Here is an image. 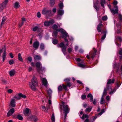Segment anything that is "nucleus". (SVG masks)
I'll return each instance as SVG.
<instances>
[{"instance_id": "f257e3e1", "label": "nucleus", "mask_w": 122, "mask_h": 122, "mask_svg": "<svg viewBox=\"0 0 122 122\" xmlns=\"http://www.w3.org/2000/svg\"><path fill=\"white\" fill-rule=\"evenodd\" d=\"M31 82H29V85L31 89L33 91L36 90V87L38 86V82L37 78L34 76H33L31 80Z\"/></svg>"}, {"instance_id": "f03ea898", "label": "nucleus", "mask_w": 122, "mask_h": 122, "mask_svg": "<svg viewBox=\"0 0 122 122\" xmlns=\"http://www.w3.org/2000/svg\"><path fill=\"white\" fill-rule=\"evenodd\" d=\"M58 26L56 24H54L52 26V28L56 31L60 32L64 36L66 37L68 35V34L66 31L65 30H63L62 28L58 29Z\"/></svg>"}, {"instance_id": "7ed1b4c3", "label": "nucleus", "mask_w": 122, "mask_h": 122, "mask_svg": "<svg viewBox=\"0 0 122 122\" xmlns=\"http://www.w3.org/2000/svg\"><path fill=\"white\" fill-rule=\"evenodd\" d=\"M36 66L37 67V71L39 74H42L44 71H45V69L41 66V64L39 62H37L36 64Z\"/></svg>"}, {"instance_id": "20e7f679", "label": "nucleus", "mask_w": 122, "mask_h": 122, "mask_svg": "<svg viewBox=\"0 0 122 122\" xmlns=\"http://www.w3.org/2000/svg\"><path fill=\"white\" fill-rule=\"evenodd\" d=\"M26 97L25 95L20 93L15 95L14 96V98L16 100H18L20 99V97L25 98H26Z\"/></svg>"}, {"instance_id": "39448f33", "label": "nucleus", "mask_w": 122, "mask_h": 122, "mask_svg": "<svg viewBox=\"0 0 122 122\" xmlns=\"http://www.w3.org/2000/svg\"><path fill=\"white\" fill-rule=\"evenodd\" d=\"M111 11L114 15L118 13V7L116 5H114L113 8L111 9Z\"/></svg>"}, {"instance_id": "423d86ee", "label": "nucleus", "mask_w": 122, "mask_h": 122, "mask_svg": "<svg viewBox=\"0 0 122 122\" xmlns=\"http://www.w3.org/2000/svg\"><path fill=\"white\" fill-rule=\"evenodd\" d=\"M42 13L46 16L51 15V10L44 9L42 10Z\"/></svg>"}, {"instance_id": "0eeeda50", "label": "nucleus", "mask_w": 122, "mask_h": 122, "mask_svg": "<svg viewBox=\"0 0 122 122\" xmlns=\"http://www.w3.org/2000/svg\"><path fill=\"white\" fill-rule=\"evenodd\" d=\"M41 79L43 84L45 86L47 87L48 85V83L46 79L45 78H42L41 74H40Z\"/></svg>"}, {"instance_id": "6e6552de", "label": "nucleus", "mask_w": 122, "mask_h": 122, "mask_svg": "<svg viewBox=\"0 0 122 122\" xmlns=\"http://www.w3.org/2000/svg\"><path fill=\"white\" fill-rule=\"evenodd\" d=\"M54 22V20H53L49 21H45L44 22V25L45 26H48L53 24Z\"/></svg>"}, {"instance_id": "1a4fd4ad", "label": "nucleus", "mask_w": 122, "mask_h": 122, "mask_svg": "<svg viewBox=\"0 0 122 122\" xmlns=\"http://www.w3.org/2000/svg\"><path fill=\"white\" fill-rule=\"evenodd\" d=\"M8 1L5 0L1 4V6L0 7V10H2L6 7V5Z\"/></svg>"}, {"instance_id": "9d476101", "label": "nucleus", "mask_w": 122, "mask_h": 122, "mask_svg": "<svg viewBox=\"0 0 122 122\" xmlns=\"http://www.w3.org/2000/svg\"><path fill=\"white\" fill-rule=\"evenodd\" d=\"M63 107L64 108L63 111L64 113H68L69 111V109L67 105H65L64 104L63 105Z\"/></svg>"}, {"instance_id": "9b49d317", "label": "nucleus", "mask_w": 122, "mask_h": 122, "mask_svg": "<svg viewBox=\"0 0 122 122\" xmlns=\"http://www.w3.org/2000/svg\"><path fill=\"white\" fill-rule=\"evenodd\" d=\"M121 66V71H122V65H121V64L120 63L117 64L115 63V64L113 65V67L114 68L117 69V72H118V71L119 66Z\"/></svg>"}, {"instance_id": "f8f14e48", "label": "nucleus", "mask_w": 122, "mask_h": 122, "mask_svg": "<svg viewBox=\"0 0 122 122\" xmlns=\"http://www.w3.org/2000/svg\"><path fill=\"white\" fill-rule=\"evenodd\" d=\"M15 112L14 109L12 108L10 109L9 111L8 112L7 114V116L8 117L12 115Z\"/></svg>"}, {"instance_id": "ddd939ff", "label": "nucleus", "mask_w": 122, "mask_h": 122, "mask_svg": "<svg viewBox=\"0 0 122 122\" xmlns=\"http://www.w3.org/2000/svg\"><path fill=\"white\" fill-rule=\"evenodd\" d=\"M30 117L31 119V121L34 122L37 121L38 120L37 117L35 116H31Z\"/></svg>"}, {"instance_id": "4468645a", "label": "nucleus", "mask_w": 122, "mask_h": 122, "mask_svg": "<svg viewBox=\"0 0 122 122\" xmlns=\"http://www.w3.org/2000/svg\"><path fill=\"white\" fill-rule=\"evenodd\" d=\"M39 45V42L38 41H36L34 42L33 44V46L34 48L36 49H37L38 48Z\"/></svg>"}, {"instance_id": "2eb2a0df", "label": "nucleus", "mask_w": 122, "mask_h": 122, "mask_svg": "<svg viewBox=\"0 0 122 122\" xmlns=\"http://www.w3.org/2000/svg\"><path fill=\"white\" fill-rule=\"evenodd\" d=\"M116 26L117 27V34H119L121 33V24H116Z\"/></svg>"}, {"instance_id": "dca6fc26", "label": "nucleus", "mask_w": 122, "mask_h": 122, "mask_svg": "<svg viewBox=\"0 0 122 122\" xmlns=\"http://www.w3.org/2000/svg\"><path fill=\"white\" fill-rule=\"evenodd\" d=\"M93 49L94 51V53H93L90 54H89L90 56L92 58H93L95 57V56L96 55V53L97 52V50L95 49L94 48H93Z\"/></svg>"}, {"instance_id": "f3484780", "label": "nucleus", "mask_w": 122, "mask_h": 122, "mask_svg": "<svg viewBox=\"0 0 122 122\" xmlns=\"http://www.w3.org/2000/svg\"><path fill=\"white\" fill-rule=\"evenodd\" d=\"M57 12L58 14V15L57 18L58 19V15H62L64 13V12L63 10L61 9H59L58 10Z\"/></svg>"}, {"instance_id": "a211bd4d", "label": "nucleus", "mask_w": 122, "mask_h": 122, "mask_svg": "<svg viewBox=\"0 0 122 122\" xmlns=\"http://www.w3.org/2000/svg\"><path fill=\"white\" fill-rule=\"evenodd\" d=\"M10 105L12 107H15V102L14 99H11L10 102Z\"/></svg>"}, {"instance_id": "6ab92c4d", "label": "nucleus", "mask_w": 122, "mask_h": 122, "mask_svg": "<svg viewBox=\"0 0 122 122\" xmlns=\"http://www.w3.org/2000/svg\"><path fill=\"white\" fill-rule=\"evenodd\" d=\"M29 109L26 108L25 110H23V113L25 116H28L29 112Z\"/></svg>"}, {"instance_id": "aec40b11", "label": "nucleus", "mask_w": 122, "mask_h": 122, "mask_svg": "<svg viewBox=\"0 0 122 122\" xmlns=\"http://www.w3.org/2000/svg\"><path fill=\"white\" fill-rule=\"evenodd\" d=\"M103 26V25L100 23H99L97 26V30L98 32H100L101 31V27Z\"/></svg>"}, {"instance_id": "412c9836", "label": "nucleus", "mask_w": 122, "mask_h": 122, "mask_svg": "<svg viewBox=\"0 0 122 122\" xmlns=\"http://www.w3.org/2000/svg\"><path fill=\"white\" fill-rule=\"evenodd\" d=\"M16 73V71L14 70H12L9 71V73L11 76H12L14 75Z\"/></svg>"}, {"instance_id": "4be33fe9", "label": "nucleus", "mask_w": 122, "mask_h": 122, "mask_svg": "<svg viewBox=\"0 0 122 122\" xmlns=\"http://www.w3.org/2000/svg\"><path fill=\"white\" fill-rule=\"evenodd\" d=\"M88 98H90V102L92 101L93 100V98L92 95L90 93H89L87 96Z\"/></svg>"}, {"instance_id": "5701e85b", "label": "nucleus", "mask_w": 122, "mask_h": 122, "mask_svg": "<svg viewBox=\"0 0 122 122\" xmlns=\"http://www.w3.org/2000/svg\"><path fill=\"white\" fill-rule=\"evenodd\" d=\"M114 81L115 79H112V81H111V79H109L108 80L107 82V84H113L114 83Z\"/></svg>"}, {"instance_id": "b1692460", "label": "nucleus", "mask_w": 122, "mask_h": 122, "mask_svg": "<svg viewBox=\"0 0 122 122\" xmlns=\"http://www.w3.org/2000/svg\"><path fill=\"white\" fill-rule=\"evenodd\" d=\"M77 65L78 66L82 68L86 66V65L85 63H78Z\"/></svg>"}, {"instance_id": "393cba45", "label": "nucleus", "mask_w": 122, "mask_h": 122, "mask_svg": "<svg viewBox=\"0 0 122 122\" xmlns=\"http://www.w3.org/2000/svg\"><path fill=\"white\" fill-rule=\"evenodd\" d=\"M61 48L62 49V52H63L64 55H65L66 53V47L65 46H63V47H62Z\"/></svg>"}, {"instance_id": "a878e982", "label": "nucleus", "mask_w": 122, "mask_h": 122, "mask_svg": "<svg viewBox=\"0 0 122 122\" xmlns=\"http://www.w3.org/2000/svg\"><path fill=\"white\" fill-rule=\"evenodd\" d=\"M34 58L35 60H41V57L38 55H36L34 57Z\"/></svg>"}, {"instance_id": "bb28decb", "label": "nucleus", "mask_w": 122, "mask_h": 122, "mask_svg": "<svg viewBox=\"0 0 122 122\" xmlns=\"http://www.w3.org/2000/svg\"><path fill=\"white\" fill-rule=\"evenodd\" d=\"M105 102V100L104 98L102 96L101 99V100L100 102V103L101 104H103Z\"/></svg>"}, {"instance_id": "cd10ccee", "label": "nucleus", "mask_w": 122, "mask_h": 122, "mask_svg": "<svg viewBox=\"0 0 122 122\" xmlns=\"http://www.w3.org/2000/svg\"><path fill=\"white\" fill-rule=\"evenodd\" d=\"M89 116L88 115L83 114L81 118L82 119H84L85 118H87Z\"/></svg>"}, {"instance_id": "c85d7f7f", "label": "nucleus", "mask_w": 122, "mask_h": 122, "mask_svg": "<svg viewBox=\"0 0 122 122\" xmlns=\"http://www.w3.org/2000/svg\"><path fill=\"white\" fill-rule=\"evenodd\" d=\"M57 31H54L52 33V36L53 37H56L58 33Z\"/></svg>"}, {"instance_id": "c756f323", "label": "nucleus", "mask_w": 122, "mask_h": 122, "mask_svg": "<svg viewBox=\"0 0 122 122\" xmlns=\"http://www.w3.org/2000/svg\"><path fill=\"white\" fill-rule=\"evenodd\" d=\"M103 33L104 34V35L102 36V40H103L106 38V31H103Z\"/></svg>"}, {"instance_id": "7c9ffc66", "label": "nucleus", "mask_w": 122, "mask_h": 122, "mask_svg": "<svg viewBox=\"0 0 122 122\" xmlns=\"http://www.w3.org/2000/svg\"><path fill=\"white\" fill-rule=\"evenodd\" d=\"M55 0H50V4L51 6H53L55 4Z\"/></svg>"}, {"instance_id": "2f4dec72", "label": "nucleus", "mask_w": 122, "mask_h": 122, "mask_svg": "<svg viewBox=\"0 0 122 122\" xmlns=\"http://www.w3.org/2000/svg\"><path fill=\"white\" fill-rule=\"evenodd\" d=\"M6 54L5 51V50L4 52V53L3 54L2 57H3V61H4L5 60L6 57Z\"/></svg>"}, {"instance_id": "473e14b6", "label": "nucleus", "mask_w": 122, "mask_h": 122, "mask_svg": "<svg viewBox=\"0 0 122 122\" xmlns=\"http://www.w3.org/2000/svg\"><path fill=\"white\" fill-rule=\"evenodd\" d=\"M52 42L53 44H54L55 45L57 44L58 42V41L56 39H52Z\"/></svg>"}, {"instance_id": "72a5a7b5", "label": "nucleus", "mask_w": 122, "mask_h": 122, "mask_svg": "<svg viewBox=\"0 0 122 122\" xmlns=\"http://www.w3.org/2000/svg\"><path fill=\"white\" fill-rule=\"evenodd\" d=\"M106 3L105 0H101V6L103 7H104V4Z\"/></svg>"}, {"instance_id": "f704fd0d", "label": "nucleus", "mask_w": 122, "mask_h": 122, "mask_svg": "<svg viewBox=\"0 0 122 122\" xmlns=\"http://www.w3.org/2000/svg\"><path fill=\"white\" fill-rule=\"evenodd\" d=\"M20 6V5L18 2H15L14 5V7L16 9L18 8Z\"/></svg>"}, {"instance_id": "c9c22d12", "label": "nucleus", "mask_w": 122, "mask_h": 122, "mask_svg": "<svg viewBox=\"0 0 122 122\" xmlns=\"http://www.w3.org/2000/svg\"><path fill=\"white\" fill-rule=\"evenodd\" d=\"M18 58L19 60L20 61H23L22 58L21 56V54L20 53H19L18 55Z\"/></svg>"}, {"instance_id": "e433bc0d", "label": "nucleus", "mask_w": 122, "mask_h": 122, "mask_svg": "<svg viewBox=\"0 0 122 122\" xmlns=\"http://www.w3.org/2000/svg\"><path fill=\"white\" fill-rule=\"evenodd\" d=\"M51 120L52 122H55V117L54 113H53L52 114L51 117Z\"/></svg>"}, {"instance_id": "4c0bfd02", "label": "nucleus", "mask_w": 122, "mask_h": 122, "mask_svg": "<svg viewBox=\"0 0 122 122\" xmlns=\"http://www.w3.org/2000/svg\"><path fill=\"white\" fill-rule=\"evenodd\" d=\"M107 94V90L105 88L103 93V94L102 96L103 97L104 96H106Z\"/></svg>"}, {"instance_id": "58836bf2", "label": "nucleus", "mask_w": 122, "mask_h": 122, "mask_svg": "<svg viewBox=\"0 0 122 122\" xmlns=\"http://www.w3.org/2000/svg\"><path fill=\"white\" fill-rule=\"evenodd\" d=\"M118 18L119 20L121 21H122V15L120 14H118Z\"/></svg>"}, {"instance_id": "ea45409f", "label": "nucleus", "mask_w": 122, "mask_h": 122, "mask_svg": "<svg viewBox=\"0 0 122 122\" xmlns=\"http://www.w3.org/2000/svg\"><path fill=\"white\" fill-rule=\"evenodd\" d=\"M116 39L119 40V41L120 42H121L122 41V38L120 36H117L116 38Z\"/></svg>"}, {"instance_id": "a19ab883", "label": "nucleus", "mask_w": 122, "mask_h": 122, "mask_svg": "<svg viewBox=\"0 0 122 122\" xmlns=\"http://www.w3.org/2000/svg\"><path fill=\"white\" fill-rule=\"evenodd\" d=\"M116 88H114L113 90H112L109 92V94L110 95L112 94L114 92H115L116 91Z\"/></svg>"}, {"instance_id": "79ce46f5", "label": "nucleus", "mask_w": 122, "mask_h": 122, "mask_svg": "<svg viewBox=\"0 0 122 122\" xmlns=\"http://www.w3.org/2000/svg\"><path fill=\"white\" fill-rule=\"evenodd\" d=\"M92 108H90L89 107L88 108H86V109L85 110V112H90L91 111V110L92 109Z\"/></svg>"}, {"instance_id": "37998d69", "label": "nucleus", "mask_w": 122, "mask_h": 122, "mask_svg": "<svg viewBox=\"0 0 122 122\" xmlns=\"http://www.w3.org/2000/svg\"><path fill=\"white\" fill-rule=\"evenodd\" d=\"M107 16H105L102 17V20L103 21H105L107 19Z\"/></svg>"}, {"instance_id": "c03bdc74", "label": "nucleus", "mask_w": 122, "mask_h": 122, "mask_svg": "<svg viewBox=\"0 0 122 122\" xmlns=\"http://www.w3.org/2000/svg\"><path fill=\"white\" fill-rule=\"evenodd\" d=\"M39 30V28L38 26H36L34 27L33 29V30L34 31H36L37 30Z\"/></svg>"}, {"instance_id": "a18cd8bd", "label": "nucleus", "mask_w": 122, "mask_h": 122, "mask_svg": "<svg viewBox=\"0 0 122 122\" xmlns=\"http://www.w3.org/2000/svg\"><path fill=\"white\" fill-rule=\"evenodd\" d=\"M17 118L20 120H21L23 119L22 116L20 115H18L17 117Z\"/></svg>"}, {"instance_id": "49530a36", "label": "nucleus", "mask_w": 122, "mask_h": 122, "mask_svg": "<svg viewBox=\"0 0 122 122\" xmlns=\"http://www.w3.org/2000/svg\"><path fill=\"white\" fill-rule=\"evenodd\" d=\"M44 45L43 43H41L40 45V48L41 50H43L44 48Z\"/></svg>"}, {"instance_id": "de8ad7c7", "label": "nucleus", "mask_w": 122, "mask_h": 122, "mask_svg": "<svg viewBox=\"0 0 122 122\" xmlns=\"http://www.w3.org/2000/svg\"><path fill=\"white\" fill-rule=\"evenodd\" d=\"M58 91H61L62 90V88L61 86H59L58 87Z\"/></svg>"}, {"instance_id": "09e8293b", "label": "nucleus", "mask_w": 122, "mask_h": 122, "mask_svg": "<svg viewBox=\"0 0 122 122\" xmlns=\"http://www.w3.org/2000/svg\"><path fill=\"white\" fill-rule=\"evenodd\" d=\"M62 86H63V88L66 91H68V90L67 88V86H66V85H64L63 84H62Z\"/></svg>"}, {"instance_id": "8fccbe9b", "label": "nucleus", "mask_w": 122, "mask_h": 122, "mask_svg": "<svg viewBox=\"0 0 122 122\" xmlns=\"http://www.w3.org/2000/svg\"><path fill=\"white\" fill-rule=\"evenodd\" d=\"M52 92V90L50 89H48V94L49 95H51V94Z\"/></svg>"}, {"instance_id": "3c124183", "label": "nucleus", "mask_w": 122, "mask_h": 122, "mask_svg": "<svg viewBox=\"0 0 122 122\" xmlns=\"http://www.w3.org/2000/svg\"><path fill=\"white\" fill-rule=\"evenodd\" d=\"M59 7L60 9H62L63 8V4L62 3H60L59 5Z\"/></svg>"}, {"instance_id": "603ef678", "label": "nucleus", "mask_w": 122, "mask_h": 122, "mask_svg": "<svg viewBox=\"0 0 122 122\" xmlns=\"http://www.w3.org/2000/svg\"><path fill=\"white\" fill-rule=\"evenodd\" d=\"M120 50L119 51L118 54L120 55H122V49L121 48H119Z\"/></svg>"}, {"instance_id": "864d4df0", "label": "nucleus", "mask_w": 122, "mask_h": 122, "mask_svg": "<svg viewBox=\"0 0 122 122\" xmlns=\"http://www.w3.org/2000/svg\"><path fill=\"white\" fill-rule=\"evenodd\" d=\"M6 19V18L5 17H4L2 19V20L1 22V25L3 24L4 23V22L5 21Z\"/></svg>"}, {"instance_id": "5fc2aeb1", "label": "nucleus", "mask_w": 122, "mask_h": 122, "mask_svg": "<svg viewBox=\"0 0 122 122\" xmlns=\"http://www.w3.org/2000/svg\"><path fill=\"white\" fill-rule=\"evenodd\" d=\"M86 97V95H83L81 96V98L83 100H84L85 99Z\"/></svg>"}, {"instance_id": "6e6d98bb", "label": "nucleus", "mask_w": 122, "mask_h": 122, "mask_svg": "<svg viewBox=\"0 0 122 122\" xmlns=\"http://www.w3.org/2000/svg\"><path fill=\"white\" fill-rule=\"evenodd\" d=\"M72 84L70 82H68L67 83L66 85L67 86L70 87L71 86Z\"/></svg>"}, {"instance_id": "4d7b16f0", "label": "nucleus", "mask_w": 122, "mask_h": 122, "mask_svg": "<svg viewBox=\"0 0 122 122\" xmlns=\"http://www.w3.org/2000/svg\"><path fill=\"white\" fill-rule=\"evenodd\" d=\"M59 46L61 48L62 47H63V46H64V43L63 42H61V43Z\"/></svg>"}, {"instance_id": "13d9d810", "label": "nucleus", "mask_w": 122, "mask_h": 122, "mask_svg": "<svg viewBox=\"0 0 122 122\" xmlns=\"http://www.w3.org/2000/svg\"><path fill=\"white\" fill-rule=\"evenodd\" d=\"M63 35V37H64L65 38V39H64V40L67 43H68V40L67 39H66V38L68 36V35L66 37L64 36V35Z\"/></svg>"}, {"instance_id": "bf43d9fd", "label": "nucleus", "mask_w": 122, "mask_h": 122, "mask_svg": "<svg viewBox=\"0 0 122 122\" xmlns=\"http://www.w3.org/2000/svg\"><path fill=\"white\" fill-rule=\"evenodd\" d=\"M7 92L9 93H11L13 92V90L10 89L8 90L7 91Z\"/></svg>"}, {"instance_id": "052dcab7", "label": "nucleus", "mask_w": 122, "mask_h": 122, "mask_svg": "<svg viewBox=\"0 0 122 122\" xmlns=\"http://www.w3.org/2000/svg\"><path fill=\"white\" fill-rule=\"evenodd\" d=\"M115 43L116 45L118 47H120L121 46V43L119 44L118 43H117V42H115Z\"/></svg>"}, {"instance_id": "680f3d73", "label": "nucleus", "mask_w": 122, "mask_h": 122, "mask_svg": "<svg viewBox=\"0 0 122 122\" xmlns=\"http://www.w3.org/2000/svg\"><path fill=\"white\" fill-rule=\"evenodd\" d=\"M37 16L39 18L41 17V15L40 13L39 12L37 13Z\"/></svg>"}, {"instance_id": "e2e57ef3", "label": "nucleus", "mask_w": 122, "mask_h": 122, "mask_svg": "<svg viewBox=\"0 0 122 122\" xmlns=\"http://www.w3.org/2000/svg\"><path fill=\"white\" fill-rule=\"evenodd\" d=\"M106 99L107 101H109L110 99L109 96H107L106 97Z\"/></svg>"}, {"instance_id": "0e129e2a", "label": "nucleus", "mask_w": 122, "mask_h": 122, "mask_svg": "<svg viewBox=\"0 0 122 122\" xmlns=\"http://www.w3.org/2000/svg\"><path fill=\"white\" fill-rule=\"evenodd\" d=\"M68 52L69 53H70L72 51V49L71 48H69L67 49Z\"/></svg>"}, {"instance_id": "69168bd1", "label": "nucleus", "mask_w": 122, "mask_h": 122, "mask_svg": "<svg viewBox=\"0 0 122 122\" xmlns=\"http://www.w3.org/2000/svg\"><path fill=\"white\" fill-rule=\"evenodd\" d=\"M70 80V78H67L66 79H65L64 80V81L66 82H67V81H69Z\"/></svg>"}, {"instance_id": "338daca9", "label": "nucleus", "mask_w": 122, "mask_h": 122, "mask_svg": "<svg viewBox=\"0 0 122 122\" xmlns=\"http://www.w3.org/2000/svg\"><path fill=\"white\" fill-rule=\"evenodd\" d=\"M93 103L95 105L97 103V101L96 99H94Z\"/></svg>"}, {"instance_id": "774afa93", "label": "nucleus", "mask_w": 122, "mask_h": 122, "mask_svg": "<svg viewBox=\"0 0 122 122\" xmlns=\"http://www.w3.org/2000/svg\"><path fill=\"white\" fill-rule=\"evenodd\" d=\"M28 59L29 61H31L32 60V58L31 57H28Z\"/></svg>"}]
</instances>
